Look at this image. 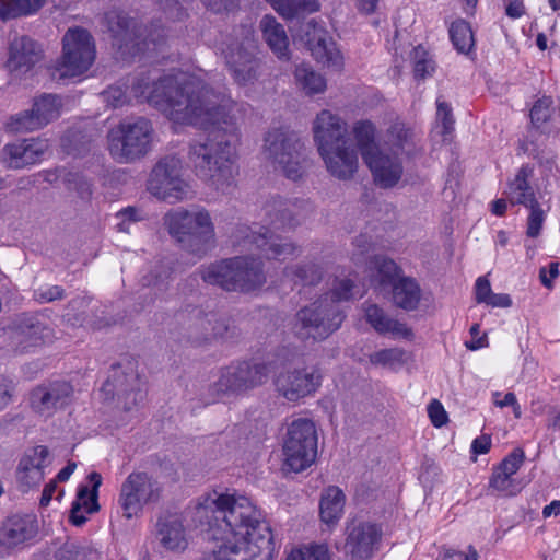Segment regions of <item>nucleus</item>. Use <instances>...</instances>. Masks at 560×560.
<instances>
[{"instance_id":"obj_57","label":"nucleus","mask_w":560,"mask_h":560,"mask_svg":"<svg viewBox=\"0 0 560 560\" xmlns=\"http://www.w3.org/2000/svg\"><path fill=\"white\" fill-rule=\"evenodd\" d=\"M12 393V382L4 376H0V410H3L11 402Z\"/></svg>"},{"instance_id":"obj_3","label":"nucleus","mask_w":560,"mask_h":560,"mask_svg":"<svg viewBox=\"0 0 560 560\" xmlns=\"http://www.w3.org/2000/svg\"><path fill=\"white\" fill-rule=\"evenodd\" d=\"M163 225L185 250L205 256L214 245L215 228L210 212L202 207L176 208L163 217Z\"/></svg>"},{"instance_id":"obj_61","label":"nucleus","mask_w":560,"mask_h":560,"mask_svg":"<svg viewBox=\"0 0 560 560\" xmlns=\"http://www.w3.org/2000/svg\"><path fill=\"white\" fill-rule=\"evenodd\" d=\"M487 305L489 306H492V307H510L512 305V300L510 298V295L508 294H504V293H491V295L489 296V299H487L486 303Z\"/></svg>"},{"instance_id":"obj_49","label":"nucleus","mask_w":560,"mask_h":560,"mask_svg":"<svg viewBox=\"0 0 560 560\" xmlns=\"http://www.w3.org/2000/svg\"><path fill=\"white\" fill-rule=\"evenodd\" d=\"M413 59V70L417 78H425L434 71V62L422 47L415 48Z\"/></svg>"},{"instance_id":"obj_56","label":"nucleus","mask_w":560,"mask_h":560,"mask_svg":"<svg viewBox=\"0 0 560 560\" xmlns=\"http://www.w3.org/2000/svg\"><path fill=\"white\" fill-rule=\"evenodd\" d=\"M492 290L490 281L486 277H479L475 284V299L477 303H486L487 299L491 295Z\"/></svg>"},{"instance_id":"obj_58","label":"nucleus","mask_w":560,"mask_h":560,"mask_svg":"<svg viewBox=\"0 0 560 560\" xmlns=\"http://www.w3.org/2000/svg\"><path fill=\"white\" fill-rule=\"evenodd\" d=\"M558 267H559L558 262L552 261L548 265V268H546V267L540 268L539 278H540L541 283L546 288H551L552 280L558 277V275H559Z\"/></svg>"},{"instance_id":"obj_31","label":"nucleus","mask_w":560,"mask_h":560,"mask_svg":"<svg viewBox=\"0 0 560 560\" xmlns=\"http://www.w3.org/2000/svg\"><path fill=\"white\" fill-rule=\"evenodd\" d=\"M158 539L166 550L173 552H182L188 546L186 529L177 516H170L159 522Z\"/></svg>"},{"instance_id":"obj_17","label":"nucleus","mask_w":560,"mask_h":560,"mask_svg":"<svg viewBox=\"0 0 560 560\" xmlns=\"http://www.w3.org/2000/svg\"><path fill=\"white\" fill-rule=\"evenodd\" d=\"M243 247L258 252L261 257L268 260L279 261L293 257L298 252V247L293 243L273 234L267 228H260L259 231L245 234Z\"/></svg>"},{"instance_id":"obj_46","label":"nucleus","mask_w":560,"mask_h":560,"mask_svg":"<svg viewBox=\"0 0 560 560\" xmlns=\"http://www.w3.org/2000/svg\"><path fill=\"white\" fill-rule=\"evenodd\" d=\"M552 112V100L546 96L539 98L530 110L532 122L541 128L550 119Z\"/></svg>"},{"instance_id":"obj_8","label":"nucleus","mask_w":560,"mask_h":560,"mask_svg":"<svg viewBox=\"0 0 560 560\" xmlns=\"http://www.w3.org/2000/svg\"><path fill=\"white\" fill-rule=\"evenodd\" d=\"M147 190L156 199L168 203L194 197L183 163L176 156L163 158L153 166L147 180Z\"/></svg>"},{"instance_id":"obj_26","label":"nucleus","mask_w":560,"mask_h":560,"mask_svg":"<svg viewBox=\"0 0 560 560\" xmlns=\"http://www.w3.org/2000/svg\"><path fill=\"white\" fill-rule=\"evenodd\" d=\"M37 532V520L34 515H13L0 527V545L7 549L23 546L33 539Z\"/></svg>"},{"instance_id":"obj_47","label":"nucleus","mask_w":560,"mask_h":560,"mask_svg":"<svg viewBox=\"0 0 560 560\" xmlns=\"http://www.w3.org/2000/svg\"><path fill=\"white\" fill-rule=\"evenodd\" d=\"M243 365L248 390L267 381L269 370L266 364L243 362Z\"/></svg>"},{"instance_id":"obj_45","label":"nucleus","mask_w":560,"mask_h":560,"mask_svg":"<svg viewBox=\"0 0 560 560\" xmlns=\"http://www.w3.org/2000/svg\"><path fill=\"white\" fill-rule=\"evenodd\" d=\"M490 487L506 495H514L517 492V487L514 483L513 476L503 472L497 467L493 469V474L490 479Z\"/></svg>"},{"instance_id":"obj_28","label":"nucleus","mask_w":560,"mask_h":560,"mask_svg":"<svg viewBox=\"0 0 560 560\" xmlns=\"http://www.w3.org/2000/svg\"><path fill=\"white\" fill-rule=\"evenodd\" d=\"M256 45L253 38H246L242 45L232 46L226 55L228 63L235 80L246 84L256 78L258 62L255 59Z\"/></svg>"},{"instance_id":"obj_20","label":"nucleus","mask_w":560,"mask_h":560,"mask_svg":"<svg viewBox=\"0 0 560 560\" xmlns=\"http://www.w3.org/2000/svg\"><path fill=\"white\" fill-rule=\"evenodd\" d=\"M306 45L318 62L334 70L342 69L343 57L323 27L312 22L306 24Z\"/></svg>"},{"instance_id":"obj_18","label":"nucleus","mask_w":560,"mask_h":560,"mask_svg":"<svg viewBox=\"0 0 560 560\" xmlns=\"http://www.w3.org/2000/svg\"><path fill=\"white\" fill-rule=\"evenodd\" d=\"M363 161L370 168L374 182L383 188L397 185L404 174L401 155L397 152L365 150Z\"/></svg>"},{"instance_id":"obj_50","label":"nucleus","mask_w":560,"mask_h":560,"mask_svg":"<svg viewBox=\"0 0 560 560\" xmlns=\"http://www.w3.org/2000/svg\"><path fill=\"white\" fill-rule=\"evenodd\" d=\"M353 282L350 279L342 278L336 279L332 283L331 291L325 293L329 299H332L335 304L338 302L348 301L352 296Z\"/></svg>"},{"instance_id":"obj_51","label":"nucleus","mask_w":560,"mask_h":560,"mask_svg":"<svg viewBox=\"0 0 560 560\" xmlns=\"http://www.w3.org/2000/svg\"><path fill=\"white\" fill-rule=\"evenodd\" d=\"M296 276L307 284H315L322 278V267L316 262H307L298 268Z\"/></svg>"},{"instance_id":"obj_7","label":"nucleus","mask_w":560,"mask_h":560,"mask_svg":"<svg viewBox=\"0 0 560 560\" xmlns=\"http://www.w3.org/2000/svg\"><path fill=\"white\" fill-rule=\"evenodd\" d=\"M342 320L339 305L328 295H322L296 313L293 330L302 339L324 340L341 326Z\"/></svg>"},{"instance_id":"obj_15","label":"nucleus","mask_w":560,"mask_h":560,"mask_svg":"<svg viewBox=\"0 0 560 560\" xmlns=\"http://www.w3.org/2000/svg\"><path fill=\"white\" fill-rule=\"evenodd\" d=\"M113 380L125 395L124 408L132 409L143 402L147 397V380L138 371V362L132 358H124L112 366Z\"/></svg>"},{"instance_id":"obj_11","label":"nucleus","mask_w":560,"mask_h":560,"mask_svg":"<svg viewBox=\"0 0 560 560\" xmlns=\"http://www.w3.org/2000/svg\"><path fill=\"white\" fill-rule=\"evenodd\" d=\"M159 482L144 472L131 474L121 486L120 505L128 518L138 516L145 505L161 497Z\"/></svg>"},{"instance_id":"obj_19","label":"nucleus","mask_w":560,"mask_h":560,"mask_svg":"<svg viewBox=\"0 0 560 560\" xmlns=\"http://www.w3.org/2000/svg\"><path fill=\"white\" fill-rule=\"evenodd\" d=\"M102 475L92 472L89 475L88 481L78 487L69 514V521L73 525H83L91 515L100 510L98 488L102 486Z\"/></svg>"},{"instance_id":"obj_9","label":"nucleus","mask_w":560,"mask_h":560,"mask_svg":"<svg viewBox=\"0 0 560 560\" xmlns=\"http://www.w3.org/2000/svg\"><path fill=\"white\" fill-rule=\"evenodd\" d=\"M318 435L315 423L306 418L292 420L283 438L284 467L301 472L312 466L317 457Z\"/></svg>"},{"instance_id":"obj_24","label":"nucleus","mask_w":560,"mask_h":560,"mask_svg":"<svg viewBox=\"0 0 560 560\" xmlns=\"http://www.w3.org/2000/svg\"><path fill=\"white\" fill-rule=\"evenodd\" d=\"M312 130L318 151L348 140L346 121L328 109L316 115Z\"/></svg>"},{"instance_id":"obj_38","label":"nucleus","mask_w":560,"mask_h":560,"mask_svg":"<svg viewBox=\"0 0 560 560\" xmlns=\"http://www.w3.org/2000/svg\"><path fill=\"white\" fill-rule=\"evenodd\" d=\"M530 173L532 171L528 167H522L510 183L508 197L512 205L529 207L538 202L528 183Z\"/></svg>"},{"instance_id":"obj_52","label":"nucleus","mask_w":560,"mask_h":560,"mask_svg":"<svg viewBox=\"0 0 560 560\" xmlns=\"http://www.w3.org/2000/svg\"><path fill=\"white\" fill-rule=\"evenodd\" d=\"M523 462L524 452L522 450H515L510 455H508L497 468H499L503 472L514 476L520 469Z\"/></svg>"},{"instance_id":"obj_14","label":"nucleus","mask_w":560,"mask_h":560,"mask_svg":"<svg viewBox=\"0 0 560 560\" xmlns=\"http://www.w3.org/2000/svg\"><path fill=\"white\" fill-rule=\"evenodd\" d=\"M61 109L62 101L59 96L45 94L35 98L30 110L12 116L7 126L12 132L38 130L57 119L61 114Z\"/></svg>"},{"instance_id":"obj_39","label":"nucleus","mask_w":560,"mask_h":560,"mask_svg":"<svg viewBox=\"0 0 560 560\" xmlns=\"http://www.w3.org/2000/svg\"><path fill=\"white\" fill-rule=\"evenodd\" d=\"M294 78L298 86L306 95L322 94L327 89L325 77L316 72L312 67L300 65L294 71Z\"/></svg>"},{"instance_id":"obj_35","label":"nucleus","mask_w":560,"mask_h":560,"mask_svg":"<svg viewBox=\"0 0 560 560\" xmlns=\"http://www.w3.org/2000/svg\"><path fill=\"white\" fill-rule=\"evenodd\" d=\"M420 288L417 282L409 278L400 276L392 284V300L400 308L415 310L420 301Z\"/></svg>"},{"instance_id":"obj_1","label":"nucleus","mask_w":560,"mask_h":560,"mask_svg":"<svg viewBox=\"0 0 560 560\" xmlns=\"http://www.w3.org/2000/svg\"><path fill=\"white\" fill-rule=\"evenodd\" d=\"M141 95L175 125L215 129L190 152L209 185L226 191L238 174L236 125L242 106L210 88L201 74L164 77L148 84Z\"/></svg>"},{"instance_id":"obj_27","label":"nucleus","mask_w":560,"mask_h":560,"mask_svg":"<svg viewBox=\"0 0 560 560\" xmlns=\"http://www.w3.org/2000/svg\"><path fill=\"white\" fill-rule=\"evenodd\" d=\"M42 58V49L32 38L14 36L9 44L7 67L11 72H27Z\"/></svg>"},{"instance_id":"obj_10","label":"nucleus","mask_w":560,"mask_h":560,"mask_svg":"<svg viewBox=\"0 0 560 560\" xmlns=\"http://www.w3.org/2000/svg\"><path fill=\"white\" fill-rule=\"evenodd\" d=\"M302 148L303 144L294 135L273 130L265 138L264 154L276 168L295 180L302 176Z\"/></svg>"},{"instance_id":"obj_25","label":"nucleus","mask_w":560,"mask_h":560,"mask_svg":"<svg viewBox=\"0 0 560 560\" xmlns=\"http://www.w3.org/2000/svg\"><path fill=\"white\" fill-rule=\"evenodd\" d=\"M49 144L44 139H26L4 147V162L9 167L22 168L40 162Z\"/></svg>"},{"instance_id":"obj_2","label":"nucleus","mask_w":560,"mask_h":560,"mask_svg":"<svg viewBox=\"0 0 560 560\" xmlns=\"http://www.w3.org/2000/svg\"><path fill=\"white\" fill-rule=\"evenodd\" d=\"M190 517L214 542L203 560H273L278 553L269 524L247 497L207 491L195 500Z\"/></svg>"},{"instance_id":"obj_44","label":"nucleus","mask_w":560,"mask_h":560,"mask_svg":"<svg viewBox=\"0 0 560 560\" xmlns=\"http://www.w3.org/2000/svg\"><path fill=\"white\" fill-rule=\"evenodd\" d=\"M284 560H330V556L326 546L310 545L293 548Z\"/></svg>"},{"instance_id":"obj_21","label":"nucleus","mask_w":560,"mask_h":560,"mask_svg":"<svg viewBox=\"0 0 560 560\" xmlns=\"http://www.w3.org/2000/svg\"><path fill=\"white\" fill-rule=\"evenodd\" d=\"M72 394V387L65 381L42 384L31 393L32 408L39 415L48 417L67 404Z\"/></svg>"},{"instance_id":"obj_23","label":"nucleus","mask_w":560,"mask_h":560,"mask_svg":"<svg viewBox=\"0 0 560 560\" xmlns=\"http://www.w3.org/2000/svg\"><path fill=\"white\" fill-rule=\"evenodd\" d=\"M327 171L339 179H349L358 170L359 160L354 148L346 140L318 151Z\"/></svg>"},{"instance_id":"obj_29","label":"nucleus","mask_w":560,"mask_h":560,"mask_svg":"<svg viewBox=\"0 0 560 560\" xmlns=\"http://www.w3.org/2000/svg\"><path fill=\"white\" fill-rule=\"evenodd\" d=\"M363 312L366 322L380 335H388L394 339L412 338V330L406 324L392 318L376 304L364 303Z\"/></svg>"},{"instance_id":"obj_64","label":"nucleus","mask_w":560,"mask_h":560,"mask_svg":"<svg viewBox=\"0 0 560 560\" xmlns=\"http://www.w3.org/2000/svg\"><path fill=\"white\" fill-rule=\"evenodd\" d=\"M445 557H455L456 560H478V552L470 546L467 553L462 551L447 550L445 552Z\"/></svg>"},{"instance_id":"obj_16","label":"nucleus","mask_w":560,"mask_h":560,"mask_svg":"<svg viewBox=\"0 0 560 560\" xmlns=\"http://www.w3.org/2000/svg\"><path fill=\"white\" fill-rule=\"evenodd\" d=\"M109 23L113 45L117 46L121 58L136 57L149 48L145 27L137 25L121 14L112 16Z\"/></svg>"},{"instance_id":"obj_55","label":"nucleus","mask_w":560,"mask_h":560,"mask_svg":"<svg viewBox=\"0 0 560 560\" xmlns=\"http://www.w3.org/2000/svg\"><path fill=\"white\" fill-rule=\"evenodd\" d=\"M438 120L442 124L443 132L450 133L453 129V116L450 105L443 101L438 100Z\"/></svg>"},{"instance_id":"obj_59","label":"nucleus","mask_w":560,"mask_h":560,"mask_svg":"<svg viewBox=\"0 0 560 560\" xmlns=\"http://www.w3.org/2000/svg\"><path fill=\"white\" fill-rule=\"evenodd\" d=\"M116 217L119 220L117 228L121 232H128L130 225L136 221L135 209L132 208H127L122 211H119Z\"/></svg>"},{"instance_id":"obj_30","label":"nucleus","mask_w":560,"mask_h":560,"mask_svg":"<svg viewBox=\"0 0 560 560\" xmlns=\"http://www.w3.org/2000/svg\"><path fill=\"white\" fill-rule=\"evenodd\" d=\"M243 362L222 369L218 381L211 386L217 399L248 390Z\"/></svg>"},{"instance_id":"obj_41","label":"nucleus","mask_w":560,"mask_h":560,"mask_svg":"<svg viewBox=\"0 0 560 560\" xmlns=\"http://www.w3.org/2000/svg\"><path fill=\"white\" fill-rule=\"evenodd\" d=\"M409 354L399 348H389L378 350L370 355V362L374 365H381L392 370H397L406 364Z\"/></svg>"},{"instance_id":"obj_32","label":"nucleus","mask_w":560,"mask_h":560,"mask_svg":"<svg viewBox=\"0 0 560 560\" xmlns=\"http://www.w3.org/2000/svg\"><path fill=\"white\" fill-rule=\"evenodd\" d=\"M370 283L376 290H384L400 277V268L396 262L385 256H374L368 265Z\"/></svg>"},{"instance_id":"obj_36","label":"nucleus","mask_w":560,"mask_h":560,"mask_svg":"<svg viewBox=\"0 0 560 560\" xmlns=\"http://www.w3.org/2000/svg\"><path fill=\"white\" fill-rule=\"evenodd\" d=\"M47 3L48 0H0V20L11 21L34 16Z\"/></svg>"},{"instance_id":"obj_5","label":"nucleus","mask_w":560,"mask_h":560,"mask_svg":"<svg viewBox=\"0 0 560 560\" xmlns=\"http://www.w3.org/2000/svg\"><path fill=\"white\" fill-rule=\"evenodd\" d=\"M96 59L95 40L82 27L69 28L62 37L61 56L54 66V75L59 79H81Z\"/></svg>"},{"instance_id":"obj_62","label":"nucleus","mask_w":560,"mask_h":560,"mask_svg":"<svg viewBox=\"0 0 560 560\" xmlns=\"http://www.w3.org/2000/svg\"><path fill=\"white\" fill-rule=\"evenodd\" d=\"M126 102V92L120 86H112L107 91V103L113 106L122 105Z\"/></svg>"},{"instance_id":"obj_13","label":"nucleus","mask_w":560,"mask_h":560,"mask_svg":"<svg viewBox=\"0 0 560 560\" xmlns=\"http://www.w3.org/2000/svg\"><path fill=\"white\" fill-rule=\"evenodd\" d=\"M320 376L315 369L302 364L289 365L275 378V387L289 401H298L313 394L319 386Z\"/></svg>"},{"instance_id":"obj_22","label":"nucleus","mask_w":560,"mask_h":560,"mask_svg":"<svg viewBox=\"0 0 560 560\" xmlns=\"http://www.w3.org/2000/svg\"><path fill=\"white\" fill-rule=\"evenodd\" d=\"M47 447L39 445L24 453L20 459L16 480L23 490L38 487L49 465Z\"/></svg>"},{"instance_id":"obj_63","label":"nucleus","mask_w":560,"mask_h":560,"mask_svg":"<svg viewBox=\"0 0 560 560\" xmlns=\"http://www.w3.org/2000/svg\"><path fill=\"white\" fill-rule=\"evenodd\" d=\"M505 12L512 19L521 18L524 14V5L522 0H504Z\"/></svg>"},{"instance_id":"obj_48","label":"nucleus","mask_w":560,"mask_h":560,"mask_svg":"<svg viewBox=\"0 0 560 560\" xmlns=\"http://www.w3.org/2000/svg\"><path fill=\"white\" fill-rule=\"evenodd\" d=\"M528 208L530 209V213L527 218L526 235L535 238L541 233L542 225L546 220V212L541 209L538 202L533 203Z\"/></svg>"},{"instance_id":"obj_34","label":"nucleus","mask_w":560,"mask_h":560,"mask_svg":"<svg viewBox=\"0 0 560 560\" xmlns=\"http://www.w3.org/2000/svg\"><path fill=\"white\" fill-rule=\"evenodd\" d=\"M385 149L402 155L409 153L415 147V132L402 121L393 122L386 131Z\"/></svg>"},{"instance_id":"obj_37","label":"nucleus","mask_w":560,"mask_h":560,"mask_svg":"<svg viewBox=\"0 0 560 560\" xmlns=\"http://www.w3.org/2000/svg\"><path fill=\"white\" fill-rule=\"evenodd\" d=\"M260 30L271 50L279 57L288 55L289 39L283 26L271 15H266L260 21Z\"/></svg>"},{"instance_id":"obj_42","label":"nucleus","mask_w":560,"mask_h":560,"mask_svg":"<svg viewBox=\"0 0 560 560\" xmlns=\"http://www.w3.org/2000/svg\"><path fill=\"white\" fill-rule=\"evenodd\" d=\"M451 39L460 52H468L475 44L470 25L464 20H457L450 27Z\"/></svg>"},{"instance_id":"obj_40","label":"nucleus","mask_w":560,"mask_h":560,"mask_svg":"<svg viewBox=\"0 0 560 560\" xmlns=\"http://www.w3.org/2000/svg\"><path fill=\"white\" fill-rule=\"evenodd\" d=\"M271 7L284 19H293L305 13L319 10L316 0H267Z\"/></svg>"},{"instance_id":"obj_33","label":"nucleus","mask_w":560,"mask_h":560,"mask_svg":"<svg viewBox=\"0 0 560 560\" xmlns=\"http://www.w3.org/2000/svg\"><path fill=\"white\" fill-rule=\"evenodd\" d=\"M346 506V494L337 486L327 487L319 500V517L328 526L336 525L342 517Z\"/></svg>"},{"instance_id":"obj_53","label":"nucleus","mask_w":560,"mask_h":560,"mask_svg":"<svg viewBox=\"0 0 560 560\" xmlns=\"http://www.w3.org/2000/svg\"><path fill=\"white\" fill-rule=\"evenodd\" d=\"M501 393L495 392L492 394L493 404L499 408L512 407L514 417L520 419L522 417V409L513 393H506L501 397Z\"/></svg>"},{"instance_id":"obj_43","label":"nucleus","mask_w":560,"mask_h":560,"mask_svg":"<svg viewBox=\"0 0 560 560\" xmlns=\"http://www.w3.org/2000/svg\"><path fill=\"white\" fill-rule=\"evenodd\" d=\"M353 135L361 150L364 160V151H377L380 148L375 144V127L371 121H358L353 126Z\"/></svg>"},{"instance_id":"obj_12","label":"nucleus","mask_w":560,"mask_h":560,"mask_svg":"<svg viewBox=\"0 0 560 560\" xmlns=\"http://www.w3.org/2000/svg\"><path fill=\"white\" fill-rule=\"evenodd\" d=\"M382 537L380 524L353 518L346 525L345 551L351 560H369L378 550Z\"/></svg>"},{"instance_id":"obj_60","label":"nucleus","mask_w":560,"mask_h":560,"mask_svg":"<svg viewBox=\"0 0 560 560\" xmlns=\"http://www.w3.org/2000/svg\"><path fill=\"white\" fill-rule=\"evenodd\" d=\"M491 447V438L490 435L482 434L476 438L471 443V451L476 455L487 454Z\"/></svg>"},{"instance_id":"obj_54","label":"nucleus","mask_w":560,"mask_h":560,"mask_svg":"<svg viewBox=\"0 0 560 560\" xmlns=\"http://www.w3.org/2000/svg\"><path fill=\"white\" fill-rule=\"evenodd\" d=\"M428 415L432 424L436 428H441L447 422V413L443 405L438 400H433L429 404Z\"/></svg>"},{"instance_id":"obj_6","label":"nucleus","mask_w":560,"mask_h":560,"mask_svg":"<svg viewBox=\"0 0 560 560\" xmlns=\"http://www.w3.org/2000/svg\"><path fill=\"white\" fill-rule=\"evenodd\" d=\"M154 141L152 124L144 119L122 121L108 136L107 149L118 162H131L147 155Z\"/></svg>"},{"instance_id":"obj_4","label":"nucleus","mask_w":560,"mask_h":560,"mask_svg":"<svg viewBox=\"0 0 560 560\" xmlns=\"http://www.w3.org/2000/svg\"><path fill=\"white\" fill-rule=\"evenodd\" d=\"M202 280L228 291L252 292L265 281L261 264L248 256L215 261L199 270Z\"/></svg>"}]
</instances>
